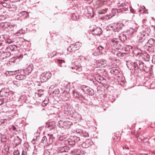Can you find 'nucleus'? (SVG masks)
<instances>
[{"instance_id":"obj_23","label":"nucleus","mask_w":155,"mask_h":155,"mask_svg":"<svg viewBox=\"0 0 155 155\" xmlns=\"http://www.w3.org/2000/svg\"><path fill=\"white\" fill-rule=\"evenodd\" d=\"M102 54V52H100L96 49L95 51L92 54L94 56H96L100 55H101Z\"/></svg>"},{"instance_id":"obj_11","label":"nucleus","mask_w":155,"mask_h":155,"mask_svg":"<svg viewBox=\"0 0 155 155\" xmlns=\"http://www.w3.org/2000/svg\"><path fill=\"white\" fill-rule=\"evenodd\" d=\"M72 93L73 94V96L75 97L76 98H81L83 99H84V97L81 94H80L79 92H78L76 90H74L73 91Z\"/></svg>"},{"instance_id":"obj_18","label":"nucleus","mask_w":155,"mask_h":155,"mask_svg":"<svg viewBox=\"0 0 155 155\" xmlns=\"http://www.w3.org/2000/svg\"><path fill=\"white\" fill-rule=\"evenodd\" d=\"M25 76L23 75H18L16 77V78L19 81L23 80L25 78Z\"/></svg>"},{"instance_id":"obj_13","label":"nucleus","mask_w":155,"mask_h":155,"mask_svg":"<svg viewBox=\"0 0 155 155\" xmlns=\"http://www.w3.org/2000/svg\"><path fill=\"white\" fill-rule=\"evenodd\" d=\"M44 94V90L42 89L38 90L37 92L35 93L36 97H40Z\"/></svg>"},{"instance_id":"obj_39","label":"nucleus","mask_w":155,"mask_h":155,"mask_svg":"<svg viewBox=\"0 0 155 155\" xmlns=\"http://www.w3.org/2000/svg\"><path fill=\"white\" fill-rule=\"evenodd\" d=\"M48 103V102L46 101L45 100H44L42 102L41 105L43 106H45L47 105Z\"/></svg>"},{"instance_id":"obj_29","label":"nucleus","mask_w":155,"mask_h":155,"mask_svg":"<svg viewBox=\"0 0 155 155\" xmlns=\"http://www.w3.org/2000/svg\"><path fill=\"white\" fill-rule=\"evenodd\" d=\"M71 109L70 107H68L67 106H66L64 107V110L65 111H66L67 112H68V113H69L70 114H71Z\"/></svg>"},{"instance_id":"obj_7","label":"nucleus","mask_w":155,"mask_h":155,"mask_svg":"<svg viewBox=\"0 0 155 155\" xmlns=\"http://www.w3.org/2000/svg\"><path fill=\"white\" fill-rule=\"evenodd\" d=\"M47 144L48 145L51 144L54 140V138L52 134H48L47 135Z\"/></svg>"},{"instance_id":"obj_49","label":"nucleus","mask_w":155,"mask_h":155,"mask_svg":"<svg viewBox=\"0 0 155 155\" xmlns=\"http://www.w3.org/2000/svg\"><path fill=\"white\" fill-rule=\"evenodd\" d=\"M107 8H106V9H103V11H104V12H100V14H105V13H106L107 12Z\"/></svg>"},{"instance_id":"obj_57","label":"nucleus","mask_w":155,"mask_h":155,"mask_svg":"<svg viewBox=\"0 0 155 155\" xmlns=\"http://www.w3.org/2000/svg\"><path fill=\"white\" fill-rule=\"evenodd\" d=\"M36 150H34L33 153L32 155H36Z\"/></svg>"},{"instance_id":"obj_42","label":"nucleus","mask_w":155,"mask_h":155,"mask_svg":"<svg viewBox=\"0 0 155 155\" xmlns=\"http://www.w3.org/2000/svg\"><path fill=\"white\" fill-rule=\"evenodd\" d=\"M38 141L37 140L35 139H33L32 141V143L34 144H38Z\"/></svg>"},{"instance_id":"obj_48","label":"nucleus","mask_w":155,"mask_h":155,"mask_svg":"<svg viewBox=\"0 0 155 155\" xmlns=\"http://www.w3.org/2000/svg\"><path fill=\"white\" fill-rule=\"evenodd\" d=\"M5 19V17L3 15H0V21H3Z\"/></svg>"},{"instance_id":"obj_12","label":"nucleus","mask_w":155,"mask_h":155,"mask_svg":"<svg viewBox=\"0 0 155 155\" xmlns=\"http://www.w3.org/2000/svg\"><path fill=\"white\" fill-rule=\"evenodd\" d=\"M155 40L153 38H150L146 43V45L148 47L150 48L154 44Z\"/></svg>"},{"instance_id":"obj_40","label":"nucleus","mask_w":155,"mask_h":155,"mask_svg":"<svg viewBox=\"0 0 155 155\" xmlns=\"http://www.w3.org/2000/svg\"><path fill=\"white\" fill-rule=\"evenodd\" d=\"M120 39L121 40H122V39L124 41H125L127 39L126 37V36L124 35H123L121 36H120Z\"/></svg>"},{"instance_id":"obj_17","label":"nucleus","mask_w":155,"mask_h":155,"mask_svg":"<svg viewBox=\"0 0 155 155\" xmlns=\"http://www.w3.org/2000/svg\"><path fill=\"white\" fill-rule=\"evenodd\" d=\"M58 63L59 64V66L62 67L65 66V61L64 60H61L60 59L57 60Z\"/></svg>"},{"instance_id":"obj_24","label":"nucleus","mask_w":155,"mask_h":155,"mask_svg":"<svg viewBox=\"0 0 155 155\" xmlns=\"http://www.w3.org/2000/svg\"><path fill=\"white\" fill-rule=\"evenodd\" d=\"M8 47L10 48L11 51H13L15 49L17 48V46L16 45H9Z\"/></svg>"},{"instance_id":"obj_1","label":"nucleus","mask_w":155,"mask_h":155,"mask_svg":"<svg viewBox=\"0 0 155 155\" xmlns=\"http://www.w3.org/2000/svg\"><path fill=\"white\" fill-rule=\"evenodd\" d=\"M72 124V123L71 122L60 120L58 122V125L59 127L61 128L66 129L69 128Z\"/></svg>"},{"instance_id":"obj_60","label":"nucleus","mask_w":155,"mask_h":155,"mask_svg":"<svg viewBox=\"0 0 155 155\" xmlns=\"http://www.w3.org/2000/svg\"><path fill=\"white\" fill-rule=\"evenodd\" d=\"M73 16L74 17V16H75L76 17V18H78V16H76V15H75V14H73Z\"/></svg>"},{"instance_id":"obj_51","label":"nucleus","mask_w":155,"mask_h":155,"mask_svg":"<svg viewBox=\"0 0 155 155\" xmlns=\"http://www.w3.org/2000/svg\"><path fill=\"white\" fill-rule=\"evenodd\" d=\"M143 139H141V136H139L137 137V140L138 141H142L143 140Z\"/></svg>"},{"instance_id":"obj_15","label":"nucleus","mask_w":155,"mask_h":155,"mask_svg":"<svg viewBox=\"0 0 155 155\" xmlns=\"http://www.w3.org/2000/svg\"><path fill=\"white\" fill-rule=\"evenodd\" d=\"M127 8L126 7H122L120 9H117V8H115V9H112V11H114L115 12H120V11H126L127 10Z\"/></svg>"},{"instance_id":"obj_61","label":"nucleus","mask_w":155,"mask_h":155,"mask_svg":"<svg viewBox=\"0 0 155 155\" xmlns=\"http://www.w3.org/2000/svg\"><path fill=\"white\" fill-rule=\"evenodd\" d=\"M23 96H20L19 99H20L21 100L22 99H23Z\"/></svg>"},{"instance_id":"obj_9","label":"nucleus","mask_w":155,"mask_h":155,"mask_svg":"<svg viewBox=\"0 0 155 155\" xmlns=\"http://www.w3.org/2000/svg\"><path fill=\"white\" fill-rule=\"evenodd\" d=\"M1 25L3 28L6 31L9 30L12 26L10 23L7 22L2 23L1 24Z\"/></svg>"},{"instance_id":"obj_41","label":"nucleus","mask_w":155,"mask_h":155,"mask_svg":"<svg viewBox=\"0 0 155 155\" xmlns=\"http://www.w3.org/2000/svg\"><path fill=\"white\" fill-rule=\"evenodd\" d=\"M148 140V139L147 138H143L142 141L144 143H147Z\"/></svg>"},{"instance_id":"obj_19","label":"nucleus","mask_w":155,"mask_h":155,"mask_svg":"<svg viewBox=\"0 0 155 155\" xmlns=\"http://www.w3.org/2000/svg\"><path fill=\"white\" fill-rule=\"evenodd\" d=\"M47 135L43 137L42 139L41 142L45 143L46 146H48L47 144Z\"/></svg>"},{"instance_id":"obj_44","label":"nucleus","mask_w":155,"mask_h":155,"mask_svg":"<svg viewBox=\"0 0 155 155\" xmlns=\"http://www.w3.org/2000/svg\"><path fill=\"white\" fill-rule=\"evenodd\" d=\"M27 69L29 70L28 72H31L33 70L31 66L30 65L27 68Z\"/></svg>"},{"instance_id":"obj_34","label":"nucleus","mask_w":155,"mask_h":155,"mask_svg":"<svg viewBox=\"0 0 155 155\" xmlns=\"http://www.w3.org/2000/svg\"><path fill=\"white\" fill-rule=\"evenodd\" d=\"M73 46H74L73 44H72L71 45L69 46L67 49V51H69L70 52H71V51H73V50H72V49H73L72 48H74Z\"/></svg>"},{"instance_id":"obj_43","label":"nucleus","mask_w":155,"mask_h":155,"mask_svg":"<svg viewBox=\"0 0 155 155\" xmlns=\"http://www.w3.org/2000/svg\"><path fill=\"white\" fill-rule=\"evenodd\" d=\"M14 155H20V152L19 150H17L14 152Z\"/></svg>"},{"instance_id":"obj_16","label":"nucleus","mask_w":155,"mask_h":155,"mask_svg":"<svg viewBox=\"0 0 155 155\" xmlns=\"http://www.w3.org/2000/svg\"><path fill=\"white\" fill-rule=\"evenodd\" d=\"M80 134L81 136L86 137H88L89 136L88 132L85 130H82Z\"/></svg>"},{"instance_id":"obj_53","label":"nucleus","mask_w":155,"mask_h":155,"mask_svg":"<svg viewBox=\"0 0 155 155\" xmlns=\"http://www.w3.org/2000/svg\"><path fill=\"white\" fill-rule=\"evenodd\" d=\"M5 51H6L10 52V51H11V50L10 48H9V47H8V46L5 49Z\"/></svg>"},{"instance_id":"obj_8","label":"nucleus","mask_w":155,"mask_h":155,"mask_svg":"<svg viewBox=\"0 0 155 155\" xmlns=\"http://www.w3.org/2000/svg\"><path fill=\"white\" fill-rule=\"evenodd\" d=\"M92 142L91 139H88L82 143V147L84 148H87L92 145Z\"/></svg>"},{"instance_id":"obj_32","label":"nucleus","mask_w":155,"mask_h":155,"mask_svg":"<svg viewBox=\"0 0 155 155\" xmlns=\"http://www.w3.org/2000/svg\"><path fill=\"white\" fill-rule=\"evenodd\" d=\"M126 5V4L124 2L122 3H120L117 5L118 7H123Z\"/></svg>"},{"instance_id":"obj_6","label":"nucleus","mask_w":155,"mask_h":155,"mask_svg":"<svg viewBox=\"0 0 155 155\" xmlns=\"http://www.w3.org/2000/svg\"><path fill=\"white\" fill-rule=\"evenodd\" d=\"M108 28L113 31H116L119 30L120 29V24L119 23H114L110 24L107 26Z\"/></svg>"},{"instance_id":"obj_64","label":"nucleus","mask_w":155,"mask_h":155,"mask_svg":"<svg viewBox=\"0 0 155 155\" xmlns=\"http://www.w3.org/2000/svg\"><path fill=\"white\" fill-rule=\"evenodd\" d=\"M23 57V55L22 54H21L19 56L20 58H22Z\"/></svg>"},{"instance_id":"obj_14","label":"nucleus","mask_w":155,"mask_h":155,"mask_svg":"<svg viewBox=\"0 0 155 155\" xmlns=\"http://www.w3.org/2000/svg\"><path fill=\"white\" fill-rule=\"evenodd\" d=\"M54 123L49 122L48 124L46 125V127L48 128L50 130H51L54 129L55 126V125H54Z\"/></svg>"},{"instance_id":"obj_21","label":"nucleus","mask_w":155,"mask_h":155,"mask_svg":"<svg viewBox=\"0 0 155 155\" xmlns=\"http://www.w3.org/2000/svg\"><path fill=\"white\" fill-rule=\"evenodd\" d=\"M82 45V44L79 42H77L76 44L74 45V48H75L77 50L79 49Z\"/></svg>"},{"instance_id":"obj_33","label":"nucleus","mask_w":155,"mask_h":155,"mask_svg":"<svg viewBox=\"0 0 155 155\" xmlns=\"http://www.w3.org/2000/svg\"><path fill=\"white\" fill-rule=\"evenodd\" d=\"M7 100L6 99L2 98L0 99V105L2 104L4 102L6 103Z\"/></svg>"},{"instance_id":"obj_58","label":"nucleus","mask_w":155,"mask_h":155,"mask_svg":"<svg viewBox=\"0 0 155 155\" xmlns=\"http://www.w3.org/2000/svg\"><path fill=\"white\" fill-rule=\"evenodd\" d=\"M152 62H155V57L154 58V57H153V58L152 60Z\"/></svg>"},{"instance_id":"obj_46","label":"nucleus","mask_w":155,"mask_h":155,"mask_svg":"<svg viewBox=\"0 0 155 155\" xmlns=\"http://www.w3.org/2000/svg\"><path fill=\"white\" fill-rule=\"evenodd\" d=\"M41 85V83L39 82H36L35 83V86H40Z\"/></svg>"},{"instance_id":"obj_26","label":"nucleus","mask_w":155,"mask_h":155,"mask_svg":"<svg viewBox=\"0 0 155 155\" xmlns=\"http://www.w3.org/2000/svg\"><path fill=\"white\" fill-rule=\"evenodd\" d=\"M88 92V93H87L86 94H87L90 96H92L94 94V91L92 89H90V91H89Z\"/></svg>"},{"instance_id":"obj_25","label":"nucleus","mask_w":155,"mask_h":155,"mask_svg":"<svg viewBox=\"0 0 155 155\" xmlns=\"http://www.w3.org/2000/svg\"><path fill=\"white\" fill-rule=\"evenodd\" d=\"M131 49H132V47L129 45H126L124 47V49L126 51H128Z\"/></svg>"},{"instance_id":"obj_45","label":"nucleus","mask_w":155,"mask_h":155,"mask_svg":"<svg viewBox=\"0 0 155 155\" xmlns=\"http://www.w3.org/2000/svg\"><path fill=\"white\" fill-rule=\"evenodd\" d=\"M13 42V41H12L10 39H8L6 40L5 41V43H8V44H11Z\"/></svg>"},{"instance_id":"obj_28","label":"nucleus","mask_w":155,"mask_h":155,"mask_svg":"<svg viewBox=\"0 0 155 155\" xmlns=\"http://www.w3.org/2000/svg\"><path fill=\"white\" fill-rule=\"evenodd\" d=\"M13 84L16 86L17 87H19L20 85V83L18 81H13Z\"/></svg>"},{"instance_id":"obj_5","label":"nucleus","mask_w":155,"mask_h":155,"mask_svg":"<svg viewBox=\"0 0 155 155\" xmlns=\"http://www.w3.org/2000/svg\"><path fill=\"white\" fill-rule=\"evenodd\" d=\"M12 93L9 89L7 87L2 88L0 91V95L2 97H7Z\"/></svg>"},{"instance_id":"obj_63","label":"nucleus","mask_w":155,"mask_h":155,"mask_svg":"<svg viewBox=\"0 0 155 155\" xmlns=\"http://www.w3.org/2000/svg\"><path fill=\"white\" fill-rule=\"evenodd\" d=\"M78 153H77V154L78 155L79 154H80V150H78Z\"/></svg>"},{"instance_id":"obj_35","label":"nucleus","mask_w":155,"mask_h":155,"mask_svg":"<svg viewBox=\"0 0 155 155\" xmlns=\"http://www.w3.org/2000/svg\"><path fill=\"white\" fill-rule=\"evenodd\" d=\"M4 55L6 57H8L11 54L10 52L7 51H5V52H4Z\"/></svg>"},{"instance_id":"obj_47","label":"nucleus","mask_w":155,"mask_h":155,"mask_svg":"<svg viewBox=\"0 0 155 155\" xmlns=\"http://www.w3.org/2000/svg\"><path fill=\"white\" fill-rule=\"evenodd\" d=\"M59 150L61 152H64V146L59 148Z\"/></svg>"},{"instance_id":"obj_38","label":"nucleus","mask_w":155,"mask_h":155,"mask_svg":"<svg viewBox=\"0 0 155 155\" xmlns=\"http://www.w3.org/2000/svg\"><path fill=\"white\" fill-rule=\"evenodd\" d=\"M64 152H67L69 150V148L68 147L64 146Z\"/></svg>"},{"instance_id":"obj_22","label":"nucleus","mask_w":155,"mask_h":155,"mask_svg":"<svg viewBox=\"0 0 155 155\" xmlns=\"http://www.w3.org/2000/svg\"><path fill=\"white\" fill-rule=\"evenodd\" d=\"M56 52L53 51L52 52L49 53L48 54V57L49 58H52L56 55Z\"/></svg>"},{"instance_id":"obj_4","label":"nucleus","mask_w":155,"mask_h":155,"mask_svg":"<svg viewBox=\"0 0 155 155\" xmlns=\"http://www.w3.org/2000/svg\"><path fill=\"white\" fill-rule=\"evenodd\" d=\"M133 66L131 68L135 70L140 69L143 68V62L140 61H137L136 62H134L132 64Z\"/></svg>"},{"instance_id":"obj_55","label":"nucleus","mask_w":155,"mask_h":155,"mask_svg":"<svg viewBox=\"0 0 155 155\" xmlns=\"http://www.w3.org/2000/svg\"><path fill=\"white\" fill-rule=\"evenodd\" d=\"M3 44L2 43H0V48L1 47V48H0L1 50L2 49L4 48L3 47Z\"/></svg>"},{"instance_id":"obj_3","label":"nucleus","mask_w":155,"mask_h":155,"mask_svg":"<svg viewBox=\"0 0 155 155\" xmlns=\"http://www.w3.org/2000/svg\"><path fill=\"white\" fill-rule=\"evenodd\" d=\"M137 38L138 41L140 43L145 42L149 38V35L148 34L140 33Z\"/></svg>"},{"instance_id":"obj_20","label":"nucleus","mask_w":155,"mask_h":155,"mask_svg":"<svg viewBox=\"0 0 155 155\" xmlns=\"http://www.w3.org/2000/svg\"><path fill=\"white\" fill-rule=\"evenodd\" d=\"M19 15L20 16H23L24 18L26 17L28 15V13L26 11H23L19 13Z\"/></svg>"},{"instance_id":"obj_27","label":"nucleus","mask_w":155,"mask_h":155,"mask_svg":"<svg viewBox=\"0 0 155 155\" xmlns=\"http://www.w3.org/2000/svg\"><path fill=\"white\" fill-rule=\"evenodd\" d=\"M90 89H91L88 87H85L84 88V89H83V90L84 92L87 94L88 93V92L89 91H90Z\"/></svg>"},{"instance_id":"obj_30","label":"nucleus","mask_w":155,"mask_h":155,"mask_svg":"<svg viewBox=\"0 0 155 155\" xmlns=\"http://www.w3.org/2000/svg\"><path fill=\"white\" fill-rule=\"evenodd\" d=\"M104 48L101 45L99 46L97 48V50L101 52V51L104 50Z\"/></svg>"},{"instance_id":"obj_52","label":"nucleus","mask_w":155,"mask_h":155,"mask_svg":"<svg viewBox=\"0 0 155 155\" xmlns=\"http://www.w3.org/2000/svg\"><path fill=\"white\" fill-rule=\"evenodd\" d=\"M143 139H141V136H139L137 137V140L138 141H142L143 140Z\"/></svg>"},{"instance_id":"obj_31","label":"nucleus","mask_w":155,"mask_h":155,"mask_svg":"<svg viewBox=\"0 0 155 155\" xmlns=\"http://www.w3.org/2000/svg\"><path fill=\"white\" fill-rule=\"evenodd\" d=\"M74 141L76 142H79L81 140L80 138L77 136H74Z\"/></svg>"},{"instance_id":"obj_10","label":"nucleus","mask_w":155,"mask_h":155,"mask_svg":"<svg viewBox=\"0 0 155 155\" xmlns=\"http://www.w3.org/2000/svg\"><path fill=\"white\" fill-rule=\"evenodd\" d=\"M92 32L93 35H99L102 33V31L100 28L97 27L94 29H92Z\"/></svg>"},{"instance_id":"obj_59","label":"nucleus","mask_w":155,"mask_h":155,"mask_svg":"<svg viewBox=\"0 0 155 155\" xmlns=\"http://www.w3.org/2000/svg\"><path fill=\"white\" fill-rule=\"evenodd\" d=\"M12 129L13 130H16V128L13 125L12 126Z\"/></svg>"},{"instance_id":"obj_37","label":"nucleus","mask_w":155,"mask_h":155,"mask_svg":"<svg viewBox=\"0 0 155 155\" xmlns=\"http://www.w3.org/2000/svg\"><path fill=\"white\" fill-rule=\"evenodd\" d=\"M81 130L79 129H76L74 131V133H78L81 134Z\"/></svg>"},{"instance_id":"obj_50","label":"nucleus","mask_w":155,"mask_h":155,"mask_svg":"<svg viewBox=\"0 0 155 155\" xmlns=\"http://www.w3.org/2000/svg\"><path fill=\"white\" fill-rule=\"evenodd\" d=\"M27 152L26 150H23L22 151V154L21 155H27Z\"/></svg>"},{"instance_id":"obj_36","label":"nucleus","mask_w":155,"mask_h":155,"mask_svg":"<svg viewBox=\"0 0 155 155\" xmlns=\"http://www.w3.org/2000/svg\"><path fill=\"white\" fill-rule=\"evenodd\" d=\"M50 152L48 150H45L44 151V155H49Z\"/></svg>"},{"instance_id":"obj_54","label":"nucleus","mask_w":155,"mask_h":155,"mask_svg":"<svg viewBox=\"0 0 155 155\" xmlns=\"http://www.w3.org/2000/svg\"><path fill=\"white\" fill-rule=\"evenodd\" d=\"M23 33V31L22 30H20L18 31L17 33V34H22Z\"/></svg>"},{"instance_id":"obj_62","label":"nucleus","mask_w":155,"mask_h":155,"mask_svg":"<svg viewBox=\"0 0 155 155\" xmlns=\"http://www.w3.org/2000/svg\"><path fill=\"white\" fill-rule=\"evenodd\" d=\"M141 8L143 9H145V7L144 6H143L142 7H141Z\"/></svg>"},{"instance_id":"obj_2","label":"nucleus","mask_w":155,"mask_h":155,"mask_svg":"<svg viewBox=\"0 0 155 155\" xmlns=\"http://www.w3.org/2000/svg\"><path fill=\"white\" fill-rule=\"evenodd\" d=\"M51 76V74L50 72H45L40 75V79L41 82L46 81Z\"/></svg>"},{"instance_id":"obj_56","label":"nucleus","mask_w":155,"mask_h":155,"mask_svg":"<svg viewBox=\"0 0 155 155\" xmlns=\"http://www.w3.org/2000/svg\"><path fill=\"white\" fill-rule=\"evenodd\" d=\"M123 149H126L127 150H129V148L127 146H124L123 147Z\"/></svg>"}]
</instances>
